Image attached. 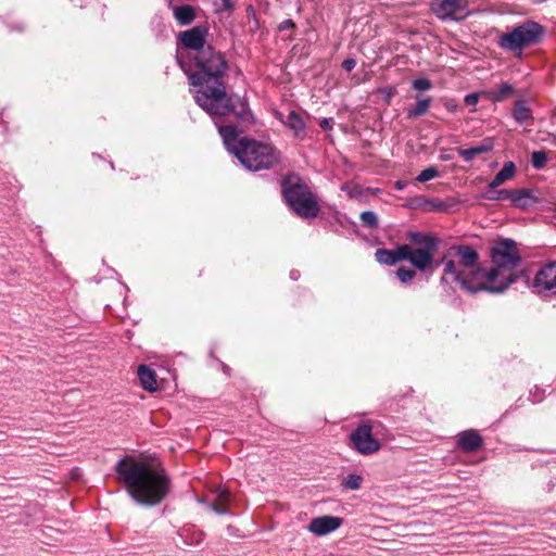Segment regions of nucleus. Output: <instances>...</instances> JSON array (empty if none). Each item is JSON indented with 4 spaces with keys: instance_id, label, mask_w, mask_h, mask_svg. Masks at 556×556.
<instances>
[{
    "instance_id": "f257e3e1",
    "label": "nucleus",
    "mask_w": 556,
    "mask_h": 556,
    "mask_svg": "<svg viewBox=\"0 0 556 556\" xmlns=\"http://www.w3.org/2000/svg\"><path fill=\"white\" fill-rule=\"evenodd\" d=\"M194 60L197 71L189 75V80L195 88L193 97L197 104L213 119L233 113L242 123H252L253 116L248 104L242 100L235 101L226 91L223 77L227 62L224 55L206 47L197 52Z\"/></svg>"
},
{
    "instance_id": "f03ea898",
    "label": "nucleus",
    "mask_w": 556,
    "mask_h": 556,
    "mask_svg": "<svg viewBox=\"0 0 556 556\" xmlns=\"http://www.w3.org/2000/svg\"><path fill=\"white\" fill-rule=\"evenodd\" d=\"M115 471L117 480L140 505H157L169 493L170 480L156 460L127 456L116 463Z\"/></svg>"
},
{
    "instance_id": "7ed1b4c3",
    "label": "nucleus",
    "mask_w": 556,
    "mask_h": 556,
    "mask_svg": "<svg viewBox=\"0 0 556 556\" xmlns=\"http://www.w3.org/2000/svg\"><path fill=\"white\" fill-rule=\"evenodd\" d=\"M441 283L452 290L462 289L476 293L486 291L484 270L479 264V254L470 245L451 247L442 257Z\"/></svg>"
},
{
    "instance_id": "20e7f679",
    "label": "nucleus",
    "mask_w": 556,
    "mask_h": 556,
    "mask_svg": "<svg viewBox=\"0 0 556 556\" xmlns=\"http://www.w3.org/2000/svg\"><path fill=\"white\" fill-rule=\"evenodd\" d=\"M214 122L227 150L247 169L257 172L271 168L279 163L280 154L271 143L250 138L238 140V136L243 129H238L235 125H219L217 119Z\"/></svg>"
},
{
    "instance_id": "39448f33",
    "label": "nucleus",
    "mask_w": 556,
    "mask_h": 556,
    "mask_svg": "<svg viewBox=\"0 0 556 556\" xmlns=\"http://www.w3.org/2000/svg\"><path fill=\"white\" fill-rule=\"evenodd\" d=\"M492 268L484 270L486 291L500 293L515 282V268L520 262V254L515 241L504 239L496 242L491 251Z\"/></svg>"
},
{
    "instance_id": "423d86ee",
    "label": "nucleus",
    "mask_w": 556,
    "mask_h": 556,
    "mask_svg": "<svg viewBox=\"0 0 556 556\" xmlns=\"http://www.w3.org/2000/svg\"><path fill=\"white\" fill-rule=\"evenodd\" d=\"M543 35L544 27L542 25L533 21H526L502 34L498 45L504 50L521 55L525 48L539 43Z\"/></svg>"
},
{
    "instance_id": "0eeeda50",
    "label": "nucleus",
    "mask_w": 556,
    "mask_h": 556,
    "mask_svg": "<svg viewBox=\"0 0 556 556\" xmlns=\"http://www.w3.org/2000/svg\"><path fill=\"white\" fill-rule=\"evenodd\" d=\"M282 190L286 202L299 216L313 218L318 215L319 205L307 186L288 178L283 181Z\"/></svg>"
},
{
    "instance_id": "6e6552de",
    "label": "nucleus",
    "mask_w": 556,
    "mask_h": 556,
    "mask_svg": "<svg viewBox=\"0 0 556 556\" xmlns=\"http://www.w3.org/2000/svg\"><path fill=\"white\" fill-rule=\"evenodd\" d=\"M352 447L361 455H372L380 451L381 443L372 435V425L370 421L361 424L350 434Z\"/></svg>"
},
{
    "instance_id": "1a4fd4ad",
    "label": "nucleus",
    "mask_w": 556,
    "mask_h": 556,
    "mask_svg": "<svg viewBox=\"0 0 556 556\" xmlns=\"http://www.w3.org/2000/svg\"><path fill=\"white\" fill-rule=\"evenodd\" d=\"M431 10L440 20L463 21L469 15L468 0H431Z\"/></svg>"
},
{
    "instance_id": "9d476101",
    "label": "nucleus",
    "mask_w": 556,
    "mask_h": 556,
    "mask_svg": "<svg viewBox=\"0 0 556 556\" xmlns=\"http://www.w3.org/2000/svg\"><path fill=\"white\" fill-rule=\"evenodd\" d=\"M438 248H415L410 244L401 245V255L403 261H408L416 269L420 271L428 270L433 263L434 254Z\"/></svg>"
},
{
    "instance_id": "9b49d317",
    "label": "nucleus",
    "mask_w": 556,
    "mask_h": 556,
    "mask_svg": "<svg viewBox=\"0 0 556 556\" xmlns=\"http://www.w3.org/2000/svg\"><path fill=\"white\" fill-rule=\"evenodd\" d=\"M532 288L544 296L556 295V262L545 264L539 269L533 278Z\"/></svg>"
},
{
    "instance_id": "f8f14e48",
    "label": "nucleus",
    "mask_w": 556,
    "mask_h": 556,
    "mask_svg": "<svg viewBox=\"0 0 556 556\" xmlns=\"http://www.w3.org/2000/svg\"><path fill=\"white\" fill-rule=\"evenodd\" d=\"M343 520L340 517L329 515L319 516L309 521L307 530L314 535L324 536L338 530Z\"/></svg>"
},
{
    "instance_id": "ddd939ff",
    "label": "nucleus",
    "mask_w": 556,
    "mask_h": 556,
    "mask_svg": "<svg viewBox=\"0 0 556 556\" xmlns=\"http://www.w3.org/2000/svg\"><path fill=\"white\" fill-rule=\"evenodd\" d=\"M205 36L206 30L202 27L197 26L192 29L182 31L180 34V40L186 48L197 50V52H199L205 49Z\"/></svg>"
},
{
    "instance_id": "4468645a",
    "label": "nucleus",
    "mask_w": 556,
    "mask_h": 556,
    "mask_svg": "<svg viewBox=\"0 0 556 556\" xmlns=\"http://www.w3.org/2000/svg\"><path fill=\"white\" fill-rule=\"evenodd\" d=\"M482 442V437L476 430H466L458 434V447L464 452H476Z\"/></svg>"
},
{
    "instance_id": "2eb2a0df",
    "label": "nucleus",
    "mask_w": 556,
    "mask_h": 556,
    "mask_svg": "<svg viewBox=\"0 0 556 556\" xmlns=\"http://www.w3.org/2000/svg\"><path fill=\"white\" fill-rule=\"evenodd\" d=\"M539 199L535 197L533 190L518 189L514 191L511 203L518 208H528L538 203Z\"/></svg>"
},
{
    "instance_id": "dca6fc26",
    "label": "nucleus",
    "mask_w": 556,
    "mask_h": 556,
    "mask_svg": "<svg viewBox=\"0 0 556 556\" xmlns=\"http://www.w3.org/2000/svg\"><path fill=\"white\" fill-rule=\"evenodd\" d=\"M400 251L401 245L396 247L394 250L378 249L375 253V257L378 263L391 266L403 261V257H400Z\"/></svg>"
},
{
    "instance_id": "f3484780",
    "label": "nucleus",
    "mask_w": 556,
    "mask_h": 556,
    "mask_svg": "<svg viewBox=\"0 0 556 556\" xmlns=\"http://www.w3.org/2000/svg\"><path fill=\"white\" fill-rule=\"evenodd\" d=\"M138 377L144 390L153 392L157 389L155 374L148 366L140 365L138 367Z\"/></svg>"
},
{
    "instance_id": "a211bd4d",
    "label": "nucleus",
    "mask_w": 556,
    "mask_h": 556,
    "mask_svg": "<svg viewBox=\"0 0 556 556\" xmlns=\"http://www.w3.org/2000/svg\"><path fill=\"white\" fill-rule=\"evenodd\" d=\"M173 14L179 25H189L195 17L191 5H172Z\"/></svg>"
},
{
    "instance_id": "6ab92c4d",
    "label": "nucleus",
    "mask_w": 556,
    "mask_h": 556,
    "mask_svg": "<svg viewBox=\"0 0 556 556\" xmlns=\"http://www.w3.org/2000/svg\"><path fill=\"white\" fill-rule=\"evenodd\" d=\"M516 166L513 162H506L503 168L495 175L493 180L489 184L490 189H495L503 185L505 181L511 179L515 176Z\"/></svg>"
},
{
    "instance_id": "aec40b11",
    "label": "nucleus",
    "mask_w": 556,
    "mask_h": 556,
    "mask_svg": "<svg viewBox=\"0 0 556 556\" xmlns=\"http://www.w3.org/2000/svg\"><path fill=\"white\" fill-rule=\"evenodd\" d=\"M279 117L280 121L294 132V135L299 136L304 131V121L295 111H290L285 118H282V114H279Z\"/></svg>"
},
{
    "instance_id": "412c9836",
    "label": "nucleus",
    "mask_w": 556,
    "mask_h": 556,
    "mask_svg": "<svg viewBox=\"0 0 556 556\" xmlns=\"http://www.w3.org/2000/svg\"><path fill=\"white\" fill-rule=\"evenodd\" d=\"M408 239L413 242L418 244V248H429L430 245L433 248H438V240L428 233L424 232H409Z\"/></svg>"
},
{
    "instance_id": "4be33fe9",
    "label": "nucleus",
    "mask_w": 556,
    "mask_h": 556,
    "mask_svg": "<svg viewBox=\"0 0 556 556\" xmlns=\"http://www.w3.org/2000/svg\"><path fill=\"white\" fill-rule=\"evenodd\" d=\"M431 98H417L416 105L407 111L408 118H417L426 114L430 108Z\"/></svg>"
},
{
    "instance_id": "5701e85b",
    "label": "nucleus",
    "mask_w": 556,
    "mask_h": 556,
    "mask_svg": "<svg viewBox=\"0 0 556 556\" xmlns=\"http://www.w3.org/2000/svg\"><path fill=\"white\" fill-rule=\"evenodd\" d=\"M513 116L519 124L525 123L532 116L530 108L523 101H517L513 111Z\"/></svg>"
},
{
    "instance_id": "b1692460",
    "label": "nucleus",
    "mask_w": 556,
    "mask_h": 556,
    "mask_svg": "<svg viewBox=\"0 0 556 556\" xmlns=\"http://www.w3.org/2000/svg\"><path fill=\"white\" fill-rule=\"evenodd\" d=\"M491 144H480L470 149L459 150V155L466 161L471 162L477 155L491 150Z\"/></svg>"
},
{
    "instance_id": "393cba45",
    "label": "nucleus",
    "mask_w": 556,
    "mask_h": 556,
    "mask_svg": "<svg viewBox=\"0 0 556 556\" xmlns=\"http://www.w3.org/2000/svg\"><path fill=\"white\" fill-rule=\"evenodd\" d=\"M363 481H364V479H363V477L361 475L352 473V475L346 476L341 481V485L345 490L356 491V490H359L362 488Z\"/></svg>"
},
{
    "instance_id": "a878e982",
    "label": "nucleus",
    "mask_w": 556,
    "mask_h": 556,
    "mask_svg": "<svg viewBox=\"0 0 556 556\" xmlns=\"http://www.w3.org/2000/svg\"><path fill=\"white\" fill-rule=\"evenodd\" d=\"M513 92H514L513 86L507 83H504L501 85V87L497 90L493 91L491 94H492V99L494 101H502L506 97L510 96Z\"/></svg>"
},
{
    "instance_id": "bb28decb",
    "label": "nucleus",
    "mask_w": 556,
    "mask_h": 556,
    "mask_svg": "<svg viewBox=\"0 0 556 556\" xmlns=\"http://www.w3.org/2000/svg\"><path fill=\"white\" fill-rule=\"evenodd\" d=\"M532 166L536 169H542L547 162V154L544 151H534L531 155Z\"/></svg>"
},
{
    "instance_id": "cd10ccee",
    "label": "nucleus",
    "mask_w": 556,
    "mask_h": 556,
    "mask_svg": "<svg viewBox=\"0 0 556 556\" xmlns=\"http://www.w3.org/2000/svg\"><path fill=\"white\" fill-rule=\"evenodd\" d=\"M396 276L403 283H407L415 278L416 271L412 268L402 266L396 270Z\"/></svg>"
},
{
    "instance_id": "c85d7f7f",
    "label": "nucleus",
    "mask_w": 556,
    "mask_h": 556,
    "mask_svg": "<svg viewBox=\"0 0 556 556\" xmlns=\"http://www.w3.org/2000/svg\"><path fill=\"white\" fill-rule=\"evenodd\" d=\"M361 220L367 227L374 228L378 225L377 215L371 211H365L361 214Z\"/></svg>"
},
{
    "instance_id": "c756f323",
    "label": "nucleus",
    "mask_w": 556,
    "mask_h": 556,
    "mask_svg": "<svg viewBox=\"0 0 556 556\" xmlns=\"http://www.w3.org/2000/svg\"><path fill=\"white\" fill-rule=\"evenodd\" d=\"M216 12H230L235 8L233 0H213Z\"/></svg>"
},
{
    "instance_id": "7c9ffc66",
    "label": "nucleus",
    "mask_w": 556,
    "mask_h": 556,
    "mask_svg": "<svg viewBox=\"0 0 556 556\" xmlns=\"http://www.w3.org/2000/svg\"><path fill=\"white\" fill-rule=\"evenodd\" d=\"M439 175V172L434 167H428L424 169L417 177V180L420 182L429 181L433 178H435Z\"/></svg>"
},
{
    "instance_id": "2f4dec72",
    "label": "nucleus",
    "mask_w": 556,
    "mask_h": 556,
    "mask_svg": "<svg viewBox=\"0 0 556 556\" xmlns=\"http://www.w3.org/2000/svg\"><path fill=\"white\" fill-rule=\"evenodd\" d=\"M412 86L417 91H428L432 88V83L428 78H418L412 83Z\"/></svg>"
},
{
    "instance_id": "473e14b6",
    "label": "nucleus",
    "mask_w": 556,
    "mask_h": 556,
    "mask_svg": "<svg viewBox=\"0 0 556 556\" xmlns=\"http://www.w3.org/2000/svg\"><path fill=\"white\" fill-rule=\"evenodd\" d=\"M184 536L189 544L194 545L200 544L204 540V533L202 531H193L190 535L187 532Z\"/></svg>"
},
{
    "instance_id": "72a5a7b5",
    "label": "nucleus",
    "mask_w": 556,
    "mask_h": 556,
    "mask_svg": "<svg viewBox=\"0 0 556 556\" xmlns=\"http://www.w3.org/2000/svg\"><path fill=\"white\" fill-rule=\"evenodd\" d=\"M515 190L502 189L496 192V195L492 197L493 200H513Z\"/></svg>"
},
{
    "instance_id": "f704fd0d",
    "label": "nucleus",
    "mask_w": 556,
    "mask_h": 556,
    "mask_svg": "<svg viewBox=\"0 0 556 556\" xmlns=\"http://www.w3.org/2000/svg\"><path fill=\"white\" fill-rule=\"evenodd\" d=\"M228 498H229V494H228V492H227L226 490H220V491L218 492L216 503H218V504H223V505H226V506H227Z\"/></svg>"
},
{
    "instance_id": "c9c22d12",
    "label": "nucleus",
    "mask_w": 556,
    "mask_h": 556,
    "mask_svg": "<svg viewBox=\"0 0 556 556\" xmlns=\"http://www.w3.org/2000/svg\"><path fill=\"white\" fill-rule=\"evenodd\" d=\"M479 101V97L477 93H470L465 97V103L467 105H476Z\"/></svg>"
},
{
    "instance_id": "e433bc0d",
    "label": "nucleus",
    "mask_w": 556,
    "mask_h": 556,
    "mask_svg": "<svg viewBox=\"0 0 556 556\" xmlns=\"http://www.w3.org/2000/svg\"><path fill=\"white\" fill-rule=\"evenodd\" d=\"M356 65V62L354 59H346L342 62V67L346 71V72H351Z\"/></svg>"
},
{
    "instance_id": "4c0bfd02",
    "label": "nucleus",
    "mask_w": 556,
    "mask_h": 556,
    "mask_svg": "<svg viewBox=\"0 0 556 556\" xmlns=\"http://www.w3.org/2000/svg\"><path fill=\"white\" fill-rule=\"evenodd\" d=\"M212 509L219 515L226 514L228 511L227 506L218 503H214L212 505Z\"/></svg>"
},
{
    "instance_id": "58836bf2",
    "label": "nucleus",
    "mask_w": 556,
    "mask_h": 556,
    "mask_svg": "<svg viewBox=\"0 0 556 556\" xmlns=\"http://www.w3.org/2000/svg\"><path fill=\"white\" fill-rule=\"evenodd\" d=\"M444 106H445V108H446V110H447V111H450V112H454V111H456V109H457V104H456L454 101H446V102L444 103Z\"/></svg>"
},
{
    "instance_id": "ea45409f",
    "label": "nucleus",
    "mask_w": 556,
    "mask_h": 556,
    "mask_svg": "<svg viewBox=\"0 0 556 556\" xmlns=\"http://www.w3.org/2000/svg\"><path fill=\"white\" fill-rule=\"evenodd\" d=\"M320 127L324 129H329L331 126L328 119H323L320 123Z\"/></svg>"
},
{
    "instance_id": "a19ab883",
    "label": "nucleus",
    "mask_w": 556,
    "mask_h": 556,
    "mask_svg": "<svg viewBox=\"0 0 556 556\" xmlns=\"http://www.w3.org/2000/svg\"><path fill=\"white\" fill-rule=\"evenodd\" d=\"M293 22L291 20H287L285 21L281 26L285 28V27H293Z\"/></svg>"
},
{
    "instance_id": "79ce46f5",
    "label": "nucleus",
    "mask_w": 556,
    "mask_h": 556,
    "mask_svg": "<svg viewBox=\"0 0 556 556\" xmlns=\"http://www.w3.org/2000/svg\"><path fill=\"white\" fill-rule=\"evenodd\" d=\"M395 185H396V188H397V189H403V187H404V185H403V182H402V181H396V184H395Z\"/></svg>"
}]
</instances>
